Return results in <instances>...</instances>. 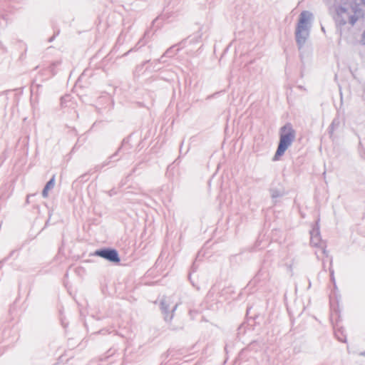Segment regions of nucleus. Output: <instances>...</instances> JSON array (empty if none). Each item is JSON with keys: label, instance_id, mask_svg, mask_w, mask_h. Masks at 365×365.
<instances>
[{"label": "nucleus", "instance_id": "10", "mask_svg": "<svg viewBox=\"0 0 365 365\" xmlns=\"http://www.w3.org/2000/svg\"><path fill=\"white\" fill-rule=\"evenodd\" d=\"M336 338L341 342L346 343V336L343 328H339L334 331Z\"/></svg>", "mask_w": 365, "mask_h": 365}, {"label": "nucleus", "instance_id": "26", "mask_svg": "<svg viewBox=\"0 0 365 365\" xmlns=\"http://www.w3.org/2000/svg\"><path fill=\"white\" fill-rule=\"evenodd\" d=\"M135 50H136L135 47V48H133L130 49V50L128 51V53L132 52L133 51H135Z\"/></svg>", "mask_w": 365, "mask_h": 365}, {"label": "nucleus", "instance_id": "33", "mask_svg": "<svg viewBox=\"0 0 365 365\" xmlns=\"http://www.w3.org/2000/svg\"><path fill=\"white\" fill-rule=\"evenodd\" d=\"M14 252V251H11L10 255H12Z\"/></svg>", "mask_w": 365, "mask_h": 365}, {"label": "nucleus", "instance_id": "22", "mask_svg": "<svg viewBox=\"0 0 365 365\" xmlns=\"http://www.w3.org/2000/svg\"><path fill=\"white\" fill-rule=\"evenodd\" d=\"M322 252L323 254L326 256V257H328V252L327 251V250L324 247L323 250H322Z\"/></svg>", "mask_w": 365, "mask_h": 365}, {"label": "nucleus", "instance_id": "4", "mask_svg": "<svg viewBox=\"0 0 365 365\" xmlns=\"http://www.w3.org/2000/svg\"><path fill=\"white\" fill-rule=\"evenodd\" d=\"M131 148V145L129 144V138H125L122 141V143H121V145L120 147L118 149V150L114 153L110 157V159L109 160H106L103 163H102L101 165H98L95 167V170L96 171L98 170H100L101 169H102L103 167L108 165L110 161L113 160H118V159H115V157L118 155V153L120 152H121V150H125V151H128Z\"/></svg>", "mask_w": 365, "mask_h": 365}, {"label": "nucleus", "instance_id": "2", "mask_svg": "<svg viewBox=\"0 0 365 365\" xmlns=\"http://www.w3.org/2000/svg\"><path fill=\"white\" fill-rule=\"evenodd\" d=\"M296 132L290 123H287L279 130V140L273 160H279L295 139Z\"/></svg>", "mask_w": 365, "mask_h": 365}, {"label": "nucleus", "instance_id": "29", "mask_svg": "<svg viewBox=\"0 0 365 365\" xmlns=\"http://www.w3.org/2000/svg\"><path fill=\"white\" fill-rule=\"evenodd\" d=\"M189 279H190V280H191L190 275L189 276ZM190 282H191V283L192 284V286H195V284H194L192 281H190Z\"/></svg>", "mask_w": 365, "mask_h": 365}, {"label": "nucleus", "instance_id": "17", "mask_svg": "<svg viewBox=\"0 0 365 365\" xmlns=\"http://www.w3.org/2000/svg\"><path fill=\"white\" fill-rule=\"evenodd\" d=\"M7 25V20L5 16L3 15L1 19H0V26L4 27Z\"/></svg>", "mask_w": 365, "mask_h": 365}, {"label": "nucleus", "instance_id": "21", "mask_svg": "<svg viewBox=\"0 0 365 365\" xmlns=\"http://www.w3.org/2000/svg\"><path fill=\"white\" fill-rule=\"evenodd\" d=\"M66 98H68V96H64L61 98V104L63 105L64 102L66 101Z\"/></svg>", "mask_w": 365, "mask_h": 365}, {"label": "nucleus", "instance_id": "27", "mask_svg": "<svg viewBox=\"0 0 365 365\" xmlns=\"http://www.w3.org/2000/svg\"><path fill=\"white\" fill-rule=\"evenodd\" d=\"M362 38H365V29H364V31L363 32L362 34Z\"/></svg>", "mask_w": 365, "mask_h": 365}, {"label": "nucleus", "instance_id": "18", "mask_svg": "<svg viewBox=\"0 0 365 365\" xmlns=\"http://www.w3.org/2000/svg\"><path fill=\"white\" fill-rule=\"evenodd\" d=\"M59 34V31H58L57 32H56L51 37H50L48 39V42H52L55 38L56 37V36H58Z\"/></svg>", "mask_w": 365, "mask_h": 365}, {"label": "nucleus", "instance_id": "9", "mask_svg": "<svg viewBox=\"0 0 365 365\" xmlns=\"http://www.w3.org/2000/svg\"><path fill=\"white\" fill-rule=\"evenodd\" d=\"M174 46L170 47L166 50V51L163 53V55L158 60H155L154 62L155 63H164L165 61L164 58L165 57H172L174 55H175L176 53L173 51Z\"/></svg>", "mask_w": 365, "mask_h": 365}, {"label": "nucleus", "instance_id": "20", "mask_svg": "<svg viewBox=\"0 0 365 365\" xmlns=\"http://www.w3.org/2000/svg\"><path fill=\"white\" fill-rule=\"evenodd\" d=\"M329 272H330L331 279L334 282V270L331 269H329Z\"/></svg>", "mask_w": 365, "mask_h": 365}, {"label": "nucleus", "instance_id": "34", "mask_svg": "<svg viewBox=\"0 0 365 365\" xmlns=\"http://www.w3.org/2000/svg\"><path fill=\"white\" fill-rule=\"evenodd\" d=\"M322 30L324 32L325 31H324V27H322Z\"/></svg>", "mask_w": 365, "mask_h": 365}, {"label": "nucleus", "instance_id": "23", "mask_svg": "<svg viewBox=\"0 0 365 365\" xmlns=\"http://www.w3.org/2000/svg\"><path fill=\"white\" fill-rule=\"evenodd\" d=\"M122 36H123V34H122V33H121V34L119 35V36H118V40H117V41H118V43L120 42V39H121V38H122Z\"/></svg>", "mask_w": 365, "mask_h": 365}, {"label": "nucleus", "instance_id": "7", "mask_svg": "<svg viewBox=\"0 0 365 365\" xmlns=\"http://www.w3.org/2000/svg\"><path fill=\"white\" fill-rule=\"evenodd\" d=\"M311 240L310 243L314 246H319L320 242L319 231V229H313L310 231Z\"/></svg>", "mask_w": 365, "mask_h": 365}, {"label": "nucleus", "instance_id": "30", "mask_svg": "<svg viewBox=\"0 0 365 365\" xmlns=\"http://www.w3.org/2000/svg\"><path fill=\"white\" fill-rule=\"evenodd\" d=\"M86 174L82 175L80 178H83L86 176Z\"/></svg>", "mask_w": 365, "mask_h": 365}, {"label": "nucleus", "instance_id": "11", "mask_svg": "<svg viewBox=\"0 0 365 365\" xmlns=\"http://www.w3.org/2000/svg\"><path fill=\"white\" fill-rule=\"evenodd\" d=\"M269 192L272 199L282 197L284 195V190L277 188H270Z\"/></svg>", "mask_w": 365, "mask_h": 365}, {"label": "nucleus", "instance_id": "14", "mask_svg": "<svg viewBox=\"0 0 365 365\" xmlns=\"http://www.w3.org/2000/svg\"><path fill=\"white\" fill-rule=\"evenodd\" d=\"M61 64V61H54L53 63H51V65L48 66V70L49 71L52 73V75H55V71H54V68L58 66V65Z\"/></svg>", "mask_w": 365, "mask_h": 365}, {"label": "nucleus", "instance_id": "1", "mask_svg": "<svg viewBox=\"0 0 365 365\" xmlns=\"http://www.w3.org/2000/svg\"><path fill=\"white\" fill-rule=\"evenodd\" d=\"M312 14L308 11H303L299 16L295 30V40L299 50L305 45L309 37Z\"/></svg>", "mask_w": 365, "mask_h": 365}, {"label": "nucleus", "instance_id": "24", "mask_svg": "<svg viewBox=\"0 0 365 365\" xmlns=\"http://www.w3.org/2000/svg\"><path fill=\"white\" fill-rule=\"evenodd\" d=\"M360 4L365 6V0H359Z\"/></svg>", "mask_w": 365, "mask_h": 365}, {"label": "nucleus", "instance_id": "3", "mask_svg": "<svg viewBox=\"0 0 365 365\" xmlns=\"http://www.w3.org/2000/svg\"><path fill=\"white\" fill-rule=\"evenodd\" d=\"M93 255L100 257L108 260L110 262L115 264L119 263L120 262V258L118 252L114 248L103 247L96 250L94 252Z\"/></svg>", "mask_w": 365, "mask_h": 365}, {"label": "nucleus", "instance_id": "25", "mask_svg": "<svg viewBox=\"0 0 365 365\" xmlns=\"http://www.w3.org/2000/svg\"><path fill=\"white\" fill-rule=\"evenodd\" d=\"M361 43L362 45H365V38H362V39L361 40Z\"/></svg>", "mask_w": 365, "mask_h": 365}, {"label": "nucleus", "instance_id": "32", "mask_svg": "<svg viewBox=\"0 0 365 365\" xmlns=\"http://www.w3.org/2000/svg\"><path fill=\"white\" fill-rule=\"evenodd\" d=\"M141 41H142V39H140V40L138 41V44H140V43H141Z\"/></svg>", "mask_w": 365, "mask_h": 365}, {"label": "nucleus", "instance_id": "19", "mask_svg": "<svg viewBox=\"0 0 365 365\" xmlns=\"http://www.w3.org/2000/svg\"><path fill=\"white\" fill-rule=\"evenodd\" d=\"M116 193H117V192H116V191L115 190V189H111L110 190H109V191L108 192V195H109V196H110V197H111V196H113V195H115Z\"/></svg>", "mask_w": 365, "mask_h": 365}, {"label": "nucleus", "instance_id": "31", "mask_svg": "<svg viewBox=\"0 0 365 365\" xmlns=\"http://www.w3.org/2000/svg\"><path fill=\"white\" fill-rule=\"evenodd\" d=\"M148 34V31H145V36Z\"/></svg>", "mask_w": 365, "mask_h": 365}, {"label": "nucleus", "instance_id": "28", "mask_svg": "<svg viewBox=\"0 0 365 365\" xmlns=\"http://www.w3.org/2000/svg\"><path fill=\"white\" fill-rule=\"evenodd\" d=\"M361 356H365V351L360 354Z\"/></svg>", "mask_w": 365, "mask_h": 365}, {"label": "nucleus", "instance_id": "13", "mask_svg": "<svg viewBox=\"0 0 365 365\" xmlns=\"http://www.w3.org/2000/svg\"><path fill=\"white\" fill-rule=\"evenodd\" d=\"M339 124H340V120L338 118H334V120H332L331 125L329 126V133L330 135H331L334 130L338 128L339 126Z\"/></svg>", "mask_w": 365, "mask_h": 365}, {"label": "nucleus", "instance_id": "16", "mask_svg": "<svg viewBox=\"0 0 365 365\" xmlns=\"http://www.w3.org/2000/svg\"><path fill=\"white\" fill-rule=\"evenodd\" d=\"M40 87H41V86L34 81L31 85V92H33L35 89L38 91Z\"/></svg>", "mask_w": 365, "mask_h": 365}, {"label": "nucleus", "instance_id": "12", "mask_svg": "<svg viewBox=\"0 0 365 365\" xmlns=\"http://www.w3.org/2000/svg\"><path fill=\"white\" fill-rule=\"evenodd\" d=\"M351 11L354 12V15H358L360 17L364 16L363 10L359 7V4L355 3L351 6Z\"/></svg>", "mask_w": 365, "mask_h": 365}, {"label": "nucleus", "instance_id": "15", "mask_svg": "<svg viewBox=\"0 0 365 365\" xmlns=\"http://www.w3.org/2000/svg\"><path fill=\"white\" fill-rule=\"evenodd\" d=\"M359 16L358 15H351L349 18V23L351 25V26H354L356 22L357 21L359 20Z\"/></svg>", "mask_w": 365, "mask_h": 365}, {"label": "nucleus", "instance_id": "6", "mask_svg": "<svg viewBox=\"0 0 365 365\" xmlns=\"http://www.w3.org/2000/svg\"><path fill=\"white\" fill-rule=\"evenodd\" d=\"M348 9L341 6L339 5L335 7L336 16L334 17L336 27L341 28L346 24V21L344 18L343 14L347 12Z\"/></svg>", "mask_w": 365, "mask_h": 365}, {"label": "nucleus", "instance_id": "8", "mask_svg": "<svg viewBox=\"0 0 365 365\" xmlns=\"http://www.w3.org/2000/svg\"><path fill=\"white\" fill-rule=\"evenodd\" d=\"M55 185V175H53L46 184L43 190H42V196L43 197H48V190L53 188Z\"/></svg>", "mask_w": 365, "mask_h": 365}, {"label": "nucleus", "instance_id": "5", "mask_svg": "<svg viewBox=\"0 0 365 365\" xmlns=\"http://www.w3.org/2000/svg\"><path fill=\"white\" fill-rule=\"evenodd\" d=\"M178 304H176L170 312V303L166 299H163L160 301V308L162 314L164 316V319L166 322H170L173 317L174 312L177 309Z\"/></svg>", "mask_w": 365, "mask_h": 365}]
</instances>
